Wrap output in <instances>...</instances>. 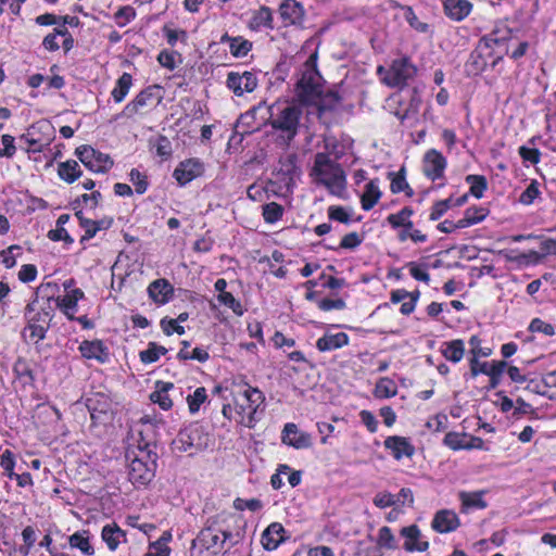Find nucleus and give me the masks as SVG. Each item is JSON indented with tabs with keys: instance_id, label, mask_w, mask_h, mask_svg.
I'll use <instances>...</instances> for the list:
<instances>
[{
	"instance_id": "1",
	"label": "nucleus",
	"mask_w": 556,
	"mask_h": 556,
	"mask_svg": "<svg viewBox=\"0 0 556 556\" xmlns=\"http://www.w3.org/2000/svg\"><path fill=\"white\" fill-rule=\"evenodd\" d=\"M265 396L261 390L247 386L232 403L225 404L222 414L230 421L247 428H253L257 422V412L264 404Z\"/></svg>"
},
{
	"instance_id": "2",
	"label": "nucleus",
	"mask_w": 556,
	"mask_h": 556,
	"mask_svg": "<svg viewBox=\"0 0 556 556\" xmlns=\"http://www.w3.org/2000/svg\"><path fill=\"white\" fill-rule=\"evenodd\" d=\"M316 185L325 187L328 192L340 199L346 198V176L341 165L327 153L319 152L315 155L314 164L309 173Z\"/></svg>"
},
{
	"instance_id": "3",
	"label": "nucleus",
	"mask_w": 556,
	"mask_h": 556,
	"mask_svg": "<svg viewBox=\"0 0 556 556\" xmlns=\"http://www.w3.org/2000/svg\"><path fill=\"white\" fill-rule=\"evenodd\" d=\"M269 124L285 144L298 135L303 116V106L294 102H276L268 108Z\"/></svg>"
},
{
	"instance_id": "4",
	"label": "nucleus",
	"mask_w": 556,
	"mask_h": 556,
	"mask_svg": "<svg viewBox=\"0 0 556 556\" xmlns=\"http://www.w3.org/2000/svg\"><path fill=\"white\" fill-rule=\"evenodd\" d=\"M417 68L406 56L393 60L390 67L378 66L381 81L391 88H403L416 75Z\"/></svg>"
},
{
	"instance_id": "5",
	"label": "nucleus",
	"mask_w": 556,
	"mask_h": 556,
	"mask_svg": "<svg viewBox=\"0 0 556 556\" xmlns=\"http://www.w3.org/2000/svg\"><path fill=\"white\" fill-rule=\"evenodd\" d=\"M510 30L505 26H497L489 36L484 37L483 45L470 54L466 63V71L469 75H478L486 67L483 50H488L491 43L498 45L509 38Z\"/></svg>"
},
{
	"instance_id": "6",
	"label": "nucleus",
	"mask_w": 556,
	"mask_h": 556,
	"mask_svg": "<svg viewBox=\"0 0 556 556\" xmlns=\"http://www.w3.org/2000/svg\"><path fill=\"white\" fill-rule=\"evenodd\" d=\"M229 534L224 530L208 526L204 528L192 542V549L199 556H212L223 549L224 543Z\"/></svg>"
},
{
	"instance_id": "7",
	"label": "nucleus",
	"mask_w": 556,
	"mask_h": 556,
	"mask_svg": "<svg viewBox=\"0 0 556 556\" xmlns=\"http://www.w3.org/2000/svg\"><path fill=\"white\" fill-rule=\"evenodd\" d=\"M128 458L130 460L128 466L129 481L138 488L149 484L155 473V462L151 459L149 453L140 451L132 458L128 455Z\"/></svg>"
},
{
	"instance_id": "8",
	"label": "nucleus",
	"mask_w": 556,
	"mask_h": 556,
	"mask_svg": "<svg viewBox=\"0 0 556 556\" xmlns=\"http://www.w3.org/2000/svg\"><path fill=\"white\" fill-rule=\"evenodd\" d=\"M25 316L28 325L23 330V338L28 343H38L46 337L50 316L47 312H36L35 303L26 306Z\"/></svg>"
},
{
	"instance_id": "9",
	"label": "nucleus",
	"mask_w": 556,
	"mask_h": 556,
	"mask_svg": "<svg viewBox=\"0 0 556 556\" xmlns=\"http://www.w3.org/2000/svg\"><path fill=\"white\" fill-rule=\"evenodd\" d=\"M173 444L178 451L192 454L208 445V437L201 426L192 424L179 431Z\"/></svg>"
},
{
	"instance_id": "10",
	"label": "nucleus",
	"mask_w": 556,
	"mask_h": 556,
	"mask_svg": "<svg viewBox=\"0 0 556 556\" xmlns=\"http://www.w3.org/2000/svg\"><path fill=\"white\" fill-rule=\"evenodd\" d=\"M76 155L87 168L94 173H105L113 166V161L109 155L96 151L89 146L77 148Z\"/></svg>"
},
{
	"instance_id": "11",
	"label": "nucleus",
	"mask_w": 556,
	"mask_h": 556,
	"mask_svg": "<svg viewBox=\"0 0 556 556\" xmlns=\"http://www.w3.org/2000/svg\"><path fill=\"white\" fill-rule=\"evenodd\" d=\"M320 77L315 68L306 66L296 84V93L304 102H313L320 94Z\"/></svg>"
},
{
	"instance_id": "12",
	"label": "nucleus",
	"mask_w": 556,
	"mask_h": 556,
	"mask_svg": "<svg viewBox=\"0 0 556 556\" xmlns=\"http://www.w3.org/2000/svg\"><path fill=\"white\" fill-rule=\"evenodd\" d=\"M469 365L472 377H477L480 374L489 376L490 386L493 389L500 384L502 375L507 367L504 361L480 362L476 358H470Z\"/></svg>"
},
{
	"instance_id": "13",
	"label": "nucleus",
	"mask_w": 556,
	"mask_h": 556,
	"mask_svg": "<svg viewBox=\"0 0 556 556\" xmlns=\"http://www.w3.org/2000/svg\"><path fill=\"white\" fill-rule=\"evenodd\" d=\"M257 85L258 80L256 75L249 71L229 72L226 79V86L237 97H242L244 93L254 91Z\"/></svg>"
},
{
	"instance_id": "14",
	"label": "nucleus",
	"mask_w": 556,
	"mask_h": 556,
	"mask_svg": "<svg viewBox=\"0 0 556 556\" xmlns=\"http://www.w3.org/2000/svg\"><path fill=\"white\" fill-rule=\"evenodd\" d=\"M446 165V159L435 149L428 150L424 155L422 172L432 181L444 177Z\"/></svg>"
},
{
	"instance_id": "15",
	"label": "nucleus",
	"mask_w": 556,
	"mask_h": 556,
	"mask_svg": "<svg viewBox=\"0 0 556 556\" xmlns=\"http://www.w3.org/2000/svg\"><path fill=\"white\" fill-rule=\"evenodd\" d=\"M281 441L283 444L296 450L308 448L312 446V435L307 432L301 431L293 422L285 425L281 432Z\"/></svg>"
},
{
	"instance_id": "16",
	"label": "nucleus",
	"mask_w": 556,
	"mask_h": 556,
	"mask_svg": "<svg viewBox=\"0 0 556 556\" xmlns=\"http://www.w3.org/2000/svg\"><path fill=\"white\" fill-rule=\"evenodd\" d=\"M401 535L404 538L403 547L407 552H426L429 548V542L415 525L402 528Z\"/></svg>"
},
{
	"instance_id": "17",
	"label": "nucleus",
	"mask_w": 556,
	"mask_h": 556,
	"mask_svg": "<svg viewBox=\"0 0 556 556\" xmlns=\"http://www.w3.org/2000/svg\"><path fill=\"white\" fill-rule=\"evenodd\" d=\"M204 170L202 162L198 159H189L181 162L174 170L173 176L179 185L185 186L202 175Z\"/></svg>"
},
{
	"instance_id": "18",
	"label": "nucleus",
	"mask_w": 556,
	"mask_h": 556,
	"mask_svg": "<svg viewBox=\"0 0 556 556\" xmlns=\"http://www.w3.org/2000/svg\"><path fill=\"white\" fill-rule=\"evenodd\" d=\"M460 526L457 514L452 509H441L435 513L431 527L438 533H450L456 531Z\"/></svg>"
},
{
	"instance_id": "19",
	"label": "nucleus",
	"mask_w": 556,
	"mask_h": 556,
	"mask_svg": "<svg viewBox=\"0 0 556 556\" xmlns=\"http://www.w3.org/2000/svg\"><path fill=\"white\" fill-rule=\"evenodd\" d=\"M384 447L389 450L392 456L400 460L403 457H412L415 453V447L410 441L405 437L391 435L384 440Z\"/></svg>"
},
{
	"instance_id": "20",
	"label": "nucleus",
	"mask_w": 556,
	"mask_h": 556,
	"mask_svg": "<svg viewBox=\"0 0 556 556\" xmlns=\"http://www.w3.org/2000/svg\"><path fill=\"white\" fill-rule=\"evenodd\" d=\"M71 283L72 282L64 285V287L67 291L63 296L58 298L56 303H58L59 308L70 319H74V316L77 312L78 301L84 298V292L78 288L68 290Z\"/></svg>"
},
{
	"instance_id": "21",
	"label": "nucleus",
	"mask_w": 556,
	"mask_h": 556,
	"mask_svg": "<svg viewBox=\"0 0 556 556\" xmlns=\"http://www.w3.org/2000/svg\"><path fill=\"white\" fill-rule=\"evenodd\" d=\"M79 352L87 359H96L99 363L109 361V349L100 340L83 341L79 345Z\"/></svg>"
},
{
	"instance_id": "22",
	"label": "nucleus",
	"mask_w": 556,
	"mask_h": 556,
	"mask_svg": "<svg viewBox=\"0 0 556 556\" xmlns=\"http://www.w3.org/2000/svg\"><path fill=\"white\" fill-rule=\"evenodd\" d=\"M286 540V530L279 522L270 523L262 534V545L266 551H275Z\"/></svg>"
},
{
	"instance_id": "23",
	"label": "nucleus",
	"mask_w": 556,
	"mask_h": 556,
	"mask_svg": "<svg viewBox=\"0 0 556 556\" xmlns=\"http://www.w3.org/2000/svg\"><path fill=\"white\" fill-rule=\"evenodd\" d=\"M279 13L285 25H298L304 18V9L295 0H285L280 4Z\"/></svg>"
},
{
	"instance_id": "24",
	"label": "nucleus",
	"mask_w": 556,
	"mask_h": 556,
	"mask_svg": "<svg viewBox=\"0 0 556 556\" xmlns=\"http://www.w3.org/2000/svg\"><path fill=\"white\" fill-rule=\"evenodd\" d=\"M350 338L345 332L327 331L316 341V348L319 352H330L346 346Z\"/></svg>"
},
{
	"instance_id": "25",
	"label": "nucleus",
	"mask_w": 556,
	"mask_h": 556,
	"mask_svg": "<svg viewBox=\"0 0 556 556\" xmlns=\"http://www.w3.org/2000/svg\"><path fill=\"white\" fill-rule=\"evenodd\" d=\"M101 539L111 552H115L122 543L127 541L126 532L115 522L103 526L101 530Z\"/></svg>"
},
{
	"instance_id": "26",
	"label": "nucleus",
	"mask_w": 556,
	"mask_h": 556,
	"mask_svg": "<svg viewBox=\"0 0 556 556\" xmlns=\"http://www.w3.org/2000/svg\"><path fill=\"white\" fill-rule=\"evenodd\" d=\"M87 407L92 419H98L102 415L113 412V402L103 393H96L87 399Z\"/></svg>"
},
{
	"instance_id": "27",
	"label": "nucleus",
	"mask_w": 556,
	"mask_h": 556,
	"mask_svg": "<svg viewBox=\"0 0 556 556\" xmlns=\"http://www.w3.org/2000/svg\"><path fill=\"white\" fill-rule=\"evenodd\" d=\"M485 493V491L459 492L458 498L460 501L462 513H468L473 509L486 508L488 504L484 500Z\"/></svg>"
},
{
	"instance_id": "28",
	"label": "nucleus",
	"mask_w": 556,
	"mask_h": 556,
	"mask_svg": "<svg viewBox=\"0 0 556 556\" xmlns=\"http://www.w3.org/2000/svg\"><path fill=\"white\" fill-rule=\"evenodd\" d=\"M148 292L155 303L165 304L170 300L174 290L167 280L157 279L149 286Z\"/></svg>"
},
{
	"instance_id": "29",
	"label": "nucleus",
	"mask_w": 556,
	"mask_h": 556,
	"mask_svg": "<svg viewBox=\"0 0 556 556\" xmlns=\"http://www.w3.org/2000/svg\"><path fill=\"white\" fill-rule=\"evenodd\" d=\"M174 388L172 382L156 381L155 390L150 394V400L157 404L163 410H168L173 406V401L168 396L169 390Z\"/></svg>"
},
{
	"instance_id": "30",
	"label": "nucleus",
	"mask_w": 556,
	"mask_h": 556,
	"mask_svg": "<svg viewBox=\"0 0 556 556\" xmlns=\"http://www.w3.org/2000/svg\"><path fill=\"white\" fill-rule=\"evenodd\" d=\"M440 352L446 361L457 364L464 357L465 343L460 339L443 342Z\"/></svg>"
},
{
	"instance_id": "31",
	"label": "nucleus",
	"mask_w": 556,
	"mask_h": 556,
	"mask_svg": "<svg viewBox=\"0 0 556 556\" xmlns=\"http://www.w3.org/2000/svg\"><path fill=\"white\" fill-rule=\"evenodd\" d=\"M472 5L467 0H445V14L454 21H462L469 15Z\"/></svg>"
},
{
	"instance_id": "32",
	"label": "nucleus",
	"mask_w": 556,
	"mask_h": 556,
	"mask_svg": "<svg viewBox=\"0 0 556 556\" xmlns=\"http://www.w3.org/2000/svg\"><path fill=\"white\" fill-rule=\"evenodd\" d=\"M382 192L379 188V180L371 179L366 184L365 190L361 197V204L364 211L371 210L380 200Z\"/></svg>"
},
{
	"instance_id": "33",
	"label": "nucleus",
	"mask_w": 556,
	"mask_h": 556,
	"mask_svg": "<svg viewBox=\"0 0 556 556\" xmlns=\"http://www.w3.org/2000/svg\"><path fill=\"white\" fill-rule=\"evenodd\" d=\"M90 533L86 530L77 531L70 535L68 545L71 548H76L85 556H92L94 547L90 542Z\"/></svg>"
},
{
	"instance_id": "34",
	"label": "nucleus",
	"mask_w": 556,
	"mask_h": 556,
	"mask_svg": "<svg viewBox=\"0 0 556 556\" xmlns=\"http://www.w3.org/2000/svg\"><path fill=\"white\" fill-rule=\"evenodd\" d=\"M152 99V89L148 88L140 91L134 100L126 104L123 113L127 117L136 115L142 108L147 106Z\"/></svg>"
},
{
	"instance_id": "35",
	"label": "nucleus",
	"mask_w": 556,
	"mask_h": 556,
	"mask_svg": "<svg viewBox=\"0 0 556 556\" xmlns=\"http://www.w3.org/2000/svg\"><path fill=\"white\" fill-rule=\"evenodd\" d=\"M414 215V211L409 206H404L402 210H400L396 213H392L388 215L387 223L393 228V229H403L404 227H410L412 226V216Z\"/></svg>"
},
{
	"instance_id": "36",
	"label": "nucleus",
	"mask_w": 556,
	"mask_h": 556,
	"mask_svg": "<svg viewBox=\"0 0 556 556\" xmlns=\"http://www.w3.org/2000/svg\"><path fill=\"white\" fill-rule=\"evenodd\" d=\"M222 42H228L230 53L236 58L245 56L252 49V43L242 37L223 36Z\"/></svg>"
},
{
	"instance_id": "37",
	"label": "nucleus",
	"mask_w": 556,
	"mask_h": 556,
	"mask_svg": "<svg viewBox=\"0 0 556 556\" xmlns=\"http://www.w3.org/2000/svg\"><path fill=\"white\" fill-rule=\"evenodd\" d=\"M58 175L62 180L72 184L81 176V169L76 161L67 160L58 165Z\"/></svg>"
},
{
	"instance_id": "38",
	"label": "nucleus",
	"mask_w": 556,
	"mask_h": 556,
	"mask_svg": "<svg viewBox=\"0 0 556 556\" xmlns=\"http://www.w3.org/2000/svg\"><path fill=\"white\" fill-rule=\"evenodd\" d=\"M132 86V76L129 73H123V75L117 79L113 90L111 91V96L116 103H121L125 100L128 94L130 88Z\"/></svg>"
},
{
	"instance_id": "39",
	"label": "nucleus",
	"mask_w": 556,
	"mask_h": 556,
	"mask_svg": "<svg viewBox=\"0 0 556 556\" xmlns=\"http://www.w3.org/2000/svg\"><path fill=\"white\" fill-rule=\"evenodd\" d=\"M397 394V386L396 383L388 378H380L374 389V396L376 399H390Z\"/></svg>"
},
{
	"instance_id": "40",
	"label": "nucleus",
	"mask_w": 556,
	"mask_h": 556,
	"mask_svg": "<svg viewBox=\"0 0 556 556\" xmlns=\"http://www.w3.org/2000/svg\"><path fill=\"white\" fill-rule=\"evenodd\" d=\"M353 208L340 205H330L327 210L328 218L330 220L339 222L345 225H349L354 220H359V218L353 219Z\"/></svg>"
},
{
	"instance_id": "41",
	"label": "nucleus",
	"mask_w": 556,
	"mask_h": 556,
	"mask_svg": "<svg viewBox=\"0 0 556 556\" xmlns=\"http://www.w3.org/2000/svg\"><path fill=\"white\" fill-rule=\"evenodd\" d=\"M166 352L167 350L164 346L150 342L148 348L140 352L139 357L143 364H152L157 362Z\"/></svg>"
},
{
	"instance_id": "42",
	"label": "nucleus",
	"mask_w": 556,
	"mask_h": 556,
	"mask_svg": "<svg viewBox=\"0 0 556 556\" xmlns=\"http://www.w3.org/2000/svg\"><path fill=\"white\" fill-rule=\"evenodd\" d=\"M444 444L453 451L468 450V434L459 432H447L443 440Z\"/></svg>"
},
{
	"instance_id": "43",
	"label": "nucleus",
	"mask_w": 556,
	"mask_h": 556,
	"mask_svg": "<svg viewBox=\"0 0 556 556\" xmlns=\"http://www.w3.org/2000/svg\"><path fill=\"white\" fill-rule=\"evenodd\" d=\"M21 254L22 248L18 244L10 245L0 252V262L5 268H13Z\"/></svg>"
},
{
	"instance_id": "44",
	"label": "nucleus",
	"mask_w": 556,
	"mask_h": 556,
	"mask_svg": "<svg viewBox=\"0 0 556 556\" xmlns=\"http://www.w3.org/2000/svg\"><path fill=\"white\" fill-rule=\"evenodd\" d=\"M397 239L401 242L412 240L414 243H424L427 241V236L422 233L419 229L414 228V224L412 223V226L409 228L404 227L403 229L399 230Z\"/></svg>"
},
{
	"instance_id": "45",
	"label": "nucleus",
	"mask_w": 556,
	"mask_h": 556,
	"mask_svg": "<svg viewBox=\"0 0 556 556\" xmlns=\"http://www.w3.org/2000/svg\"><path fill=\"white\" fill-rule=\"evenodd\" d=\"M207 394L204 387L197 388L192 394L187 396L188 408L191 414L199 412L201 405L206 401Z\"/></svg>"
},
{
	"instance_id": "46",
	"label": "nucleus",
	"mask_w": 556,
	"mask_h": 556,
	"mask_svg": "<svg viewBox=\"0 0 556 556\" xmlns=\"http://www.w3.org/2000/svg\"><path fill=\"white\" fill-rule=\"evenodd\" d=\"M466 180L470 185V193L477 199L482 198L488 187L485 177L481 175H469Z\"/></svg>"
},
{
	"instance_id": "47",
	"label": "nucleus",
	"mask_w": 556,
	"mask_h": 556,
	"mask_svg": "<svg viewBox=\"0 0 556 556\" xmlns=\"http://www.w3.org/2000/svg\"><path fill=\"white\" fill-rule=\"evenodd\" d=\"M283 215V207L276 203L270 202L263 206V217L264 220L268 224H274L278 222Z\"/></svg>"
},
{
	"instance_id": "48",
	"label": "nucleus",
	"mask_w": 556,
	"mask_h": 556,
	"mask_svg": "<svg viewBox=\"0 0 556 556\" xmlns=\"http://www.w3.org/2000/svg\"><path fill=\"white\" fill-rule=\"evenodd\" d=\"M471 358L479 359L480 357H488L492 354V349L482 346V340L478 336H471L469 339Z\"/></svg>"
},
{
	"instance_id": "49",
	"label": "nucleus",
	"mask_w": 556,
	"mask_h": 556,
	"mask_svg": "<svg viewBox=\"0 0 556 556\" xmlns=\"http://www.w3.org/2000/svg\"><path fill=\"white\" fill-rule=\"evenodd\" d=\"M377 544L387 549H394L396 547L395 538L389 527H381L377 535Z\"/></svg>"
},
{
	"instance_id": "50",
	"label": "nucleus",
	"mask_w": 556,
	"mask_h": 556,
	"mask_svg": "<svg viewBox=\"0 0 556 556\" xmlns=\"http://www.w3.org/2000/svg\"><path fill=\"white\" fill-rule=\"evenodd\" d=\"M136 18V10L130 5L122 7L115 14V23L119 27H124Z\"/></svg>"
},
{
	"instance_id": "51",
	"label": "nucleus",
	"mask_w": 556,
	"mask_h": 556,
	"mask_svg": "<svg viewBox=\"0 0 556 556\" xmlns=\"http://www.w3.org/2000/svg\"><path fill=\"white\" fill-rule=\"evenodd\" d=\"M540 195L539 182L532 180L526 190L520 194L519 202L525 205H530Z\"/></svg>"
},
{
	"instance_id": "52",
	"label": "nucleus",
	"mask_w": 556,
	"mask_h": 556,
	"mask_svg": "<svg viewBox=\"0 0 556 556\" xmlns=\"http://www.w3.org/2000/svg\"><path fill=\"white\" fill-rule=\"evenodd\" d=\"M464 214L472 226L484 220L489 214V210L482 206H470Z\"/></svg>"
},
{
	"instance_id": "53",
	"label": "nucleus",
	"mask_w": 556,
	"mask_h": 556,
	"mask_svg": "<svg viewBox=\"0 0 556 556\" xmlns=\"http://www.w3.org/2000/svg\"><path fill=\"white\" fill-rule=\"evenodd\" d=\"M389 175L391 177L390 189L392 193H400L406 189H409V186L403 174V169H401L399 173H390Z\"/></svg>"
},
{
	"instance_id": "54",
	"label": "nucleus",
	"mask_w": 556,
	"mask_h": 556,
	"mask_svg": "<svg viewBox=\"0 0 556 556\" xmlns=\"http://www.w3.org/2000/svg\"><path fill=\"white\" fill-rule=\"evenodd\" d=\"M217 300L220 304L229 307L236 315L241 316L243 314L240 302L230 292L218 294Z\"/></svg>"
},
{
	"instance_id": "55",
	"label": "nucleus",
	"mask_w": 556,
	"mask_h": 556,
	"mask_svg": "<svg viewBox=\"0 0 556 556\" xmlns=\"http://www.w3.org/2000/svg\"><path fill=\"white\" fill-rule=\"evenodd\" d=\"M0 466L2 467V469L5 471L7 476L10 479H13L16 476V473L14 472L15 458L14 454L11 451L5 450L2 453L0 457Z\"/></svg>"
},
{
	"instance_id": "56",
	"label": "nucleus",
	"mask_w": 556,
	"mask_h": 556,
	"mask_svg": "<svg viewBox=\"0 0 556 556\" xmlns=\"http://www.w3.org/2000/svg\"><path fill=\"white\" fill-rule=\"evenodd\" d=\"M451 207H452V198L435 202L431 207L429 219L430 220L440 219Z\"/></svg>"
},
{
	"instance_id": "57",
	"label": "nucleus",
	"mask_w": 556,
	"mask_h": 556,
	"mask_svg": "<svg viewBox=\"0 0 556 556\" xmlns=\"http://www.w3.org/2000/svg\"><path fill=\"white\" fill-rule=\"evenodd\" d=\"M421 100L417 94H414L410 99L409 106L403 112H397V117L403 122L406 119L415 118L418 114Z\"/></svg>"
},
{
	"instance_id": "58",
	"label": "nucleus",
	"mask_w": 556,
	"mask_h": 556,
	"mask_svg": "<svg viewBox=\"0 0 556 556\" xmlns=\"http://www.w3.org/2000/svg\"><path fill=\"white\" fill-rule=\"evenodd\" d=\"M529 330L531 332H540L544 336L551 337L555 333L554 326L548 324L540 318H534L531 320L529 325Z\"/></svg>"
},
{
	"instance_id": "59",
	"label": "nucleus",
	"mask_w": 556,
	"mask_h": 556,
	"mask_svg": "<svg viewBox=\"0 0 556 556\" xmlns=\"http://www.w3.org/2000/svg\"><path fill=\"white\" fill-rule=\"evenodd\" d=\"M76 216L80 219V225L85 230V235L81 237V241L93 238L99 231V226L96 220L83 218L80 213H76Z\"/></svg>"
},
{
	"instance_id": "60",
	"label": "nucleus",
	"mask_w": 556,
	"mask_h": 556,
	"mask_svg": "<svg viewBox=\"0 0 556 556\" xmlns=\"http://www.w3.org/2000/svg\"><path fill=\"white\" fill-rule=\"evenodd\" d=\"M178 56V53L175 51L163 50L159 53L157 61L163 67L173 71L176 67Z\"/></svg>"
},
{
	"instance_id": "61",
	"label": "nucleus",
	"mask_w": 556,
	"mask_h": 556,
	"mask_svg": "<svg viewBox=\"0 0 556 556\" xmlns=\"http://www.w3.org/2000/svg\"><path fill=\"white\" fill-rule=\"evenodd\" d=\"M273 14L269 8L262 7L253 16V23L257 26H270Z\"/></svg>"
},
{
	"instance_id": "62",
	"label": "nucleus",
	"mask_w": 556,
	"mask_h": 556,
	"mask_svg": "<svg viewBox=\"0 0 556 556\" xmlns=\"http://www.w3.org/2000/svg\"><path fill=\"white\" fill-rule=\"evenodd\" d=\"M130 181L136 188V192L142 194L147 191L148 182L147 177L142 175L138 169L132 168L129 174Z\"/></svg>"
},
{
	"instance_id": "63",
	"label": "nucleus",
	"mask_w": 556,
	"mask_h": 556,
	"mask_svg": "<svg viewBox=\"0 0 556 556\" xmlns=\"http://www.w3.org/2000/svg\"><path fill=\"white\" fill-rule=\"evenodd\" d=\"M170 549L163 540H157L149 545L144 556H169Z\"/></svg>"
},
{
	"instance_id": "64",
	"label": "nucleus",
	"mask_w": 556,
	"mask_h": 556,
	"mask_svg": "<svg viewBox=\"0 0 556 556\" xmlns=\"http://www.w3.org/2000/svg\"><path fill=\"white\" fill-rule=\"evenodd\" d=\"M163 33L166 37V40L168 45L175 46L177 41H186L187 40V33L182 29H173L167 26L163 28Z\"/></svg>"
}]
</instances>
